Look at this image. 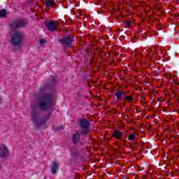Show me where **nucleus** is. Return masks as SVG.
Wrapping results in <instances>:
<instances>
[{"label":"nucleus","instance_id":"obj_9","mask_svg":"<svg viewBox=\"0 0 179 179\" xmlns=\"http://www.w3.org/2000/svg\"><path fill=\"white\" fill-rule=\"evenodd\" d=\"M116 99H117V100H121V99H122V97H125V92H121L120 90H117L115 94Z\"/></svg>","mask_w":179,"mask_h":179},{"label":"nucleus","instance_id":"obj_6","mask_svg":"<svg viewBox=\"0 0 179 179\" xmlns=\"http://www.w3.org/2000/svg\"><path fill=\"white\" fill-rule=\"evenodd\" d=\"M31 120L36 125H38V127L43 125V124H45V120H38V117H37V114L36 113L33 112L31 113Z\"/></svg>","mask_w":179,"mask_h":179},{"label":"nucleus","instance_id":"obj_15","mask_svg":"<svg viewBox=\"0 0 179 179\" xmlns=\"http://www.w3.org/2000/svg\"><path fill=\"white\" fill-rule=\"evenodd\" d=\"M135 138H136V134L135 133H132L129 136V141H134Z\"/></svg>","mask_w":179,"mask_h":179},{"label":"nucleus","instance_id":"obj_17","mask_svg":"<svg viewBox=\"0 0 179 179\" xmlns=\"http://www.w3.org/2000/svg\"><path fill=\"white\" fill-rule=\"evenodd\" d=\"M45 43V39H41L39 41V43L41 45L44 44Z\"/></svg>","mask_w":179,"mask_h":179},{"label":"nucleus","instance_id":"obj_7","mask_svg":"<svg viewBox=\"0 0 179 179\" xmlns=\"http://www.w3.org/2000/svg\"><path fill=\"white\" fill-rule=\"evenodd\" d=\"M58 27V23L55 21H50L46 23V28L49 31H55Z\"/></svg>","mask_w":179,"mask_h":179},{"label":"nucleus","instance_id":"obj_16","mask_svg":"<svg viewBox=\"0 0 179 179\" xmlns=\"http://www.w3.org/2000/svg\"><path fill=\"white\" fill-rule=\"evenodd\" d=\"M124 98V100H126V101H132L133 98L131 96H123Z\"/></svg>","mask_w":179,"mask_h":179},{"label":"nucleus","instance_id":"obj_10","mask_svg":"<svg viewBox=\"0 0 179 179\" xmlns=\"http://www.w3.org/2000/svg\"><path fill=\"white\" fill-rule=\"evenodd\" d=\"M112 136H114L115 139H120L121 136H122V131L115 130L112 134Z\"/></svg>","mask_w":179,"mask_h":179},{"label":"nucleus","instance_id":"obj_13","mask_svg":"<svg viewBox=\"0 0 179 179\" xmlns=\"http://www.w3.org/2000/svg\"><path fill=\"white\" fill-rule=\"evenodd\" d=\"M14 26L15 27H23V26H24V22L19 21V22H15Z\"/></svg>","mask_w":179,"mask_h":179},{"label":"nucleus","instance_id":"obj_11","mask_svg":"<svg viewBox=\"0 0 179 179\" xmlns=\"http://www.w3.org/2000/svg\"><path fill=\"white\" fill-rule=\"evenodd\" d=\"M59 164L57 162H54L51 167V171L52 174H55L57 173V170H58Z\"/></svg>","mask_w":179,"mask_h":179},{"label":"nucleus","instance_id":"obj_12","mask_svg":"<svg viewBox=\"0 0 179 179\" xmlns=\"http://www.w3.org/2000/svg\"><path fill=\"white\" fill-rule=\"evenodd\" d=\"M55 2L52 0H49L46 2L47 8H54Z\"/></svg>","mask_w":179,"mask_h":179},{"label":"nucleus","instance_id":"obj_1","mask_svg":"<svg viewBox=\"0 0 179 179\" xmlns=\"http://www.w3.org/2000/svg\"><path fill=\"white\" fill-rule=\"evenodd\" d=\"M52 106V94H43L39 99L38 106L41 110H47Z\"/></svg>","mask_w":179,"mask_h":179},{"label":"nucleus","instance_id":"obj_3","mask_svg":"<svg viewBox=\"0 0 179 179\" xmlns=\"http://www.w3.org/2000/svg\"><path fill=\"white\" fill-rule=\"evenodd\" d=\"M90 125V123H89V121L86 119H81L80 120V127L81 128V132L82 134H87L90 130L89 129V126Z\"/></svg>","mask_w":179,"mask_h":179},{"label":"nucleus","instance_id":"obj_5","mask_svg":"<svg viewBox=\"0 0 179 179\" xmlns=\"http://www.w3.org/2000/svg\"><path fill=\"white\" fill-rule=\"evenodd\" d=\"M72 41H73L71 36H68L66 37L59 39V42L61 43V44H64L65 47H69V48L72 47Z\"/></svg>","mask_w":179,"mask_h":179},{"label":"nucleus","instance_id":"obj_14","mask_svg":"<svg viewBox=\"0 0 179 179\" xmlns=\"http://www.w3.org/2000/svg\"><path fill=\"white\" fill-rule=\"evenodd\" d=\"M7 11L5 9L0 10V17H5L6 16Z\"/></svg>","mask_w":179,"mask_h":179},{"label":"nucleus","instance_id":"obj_8","mask_svg":"<svg viewBox=\"0 0 179 179\" xmlns=\"http://www.w3.org/2000/svg\"><path fill=\"white\" fill-rule=\"evenodd\" d=\"M73 143L74 145H77V143H79V141H80V134L79 133H76L73 135Z\"/></svg>","mask_w":179,"mask_h":179},{"label":"nucleus","instance_id":"obj_4","mask_svg":"<svg viewBox=\"0 0 179 179\" xmlns=\"http://www.w3.org/2000/svg\"><path fill=\"white\" fill-rule=\"evenodd\" d=\"M0 157L2 159L9 157V149L5 145L0 146Z\"/></svg>","mask_w":179,"mask_h":179},{"label":"nucleus","instance_id":"obj_2","mask_svg":"<svg viewBox=\"0 0 179 179\" xmlns=\"http://www.w3.org/2000/svg\"><path fill=\"white\" fill-rule=\"evenodd\" d=\"M23 41V35L21 33L16 32L11 37V42L14 45H19Z\"/></svg>","mask_w":179,"mask_h":179},{"label":"nucleus","instance_id":"obj_18","mask_svg":"<svg viewBox=\"0 0 179 179\" xmlns=\"http://www.w3.org/2000/svg\"><path fill=\"white\" fill-rule=\"evenodd\" d=\"M0 169H1V166H0Z\"/></svg>","mask_w":179,"mask_h":179}]
</instances>
